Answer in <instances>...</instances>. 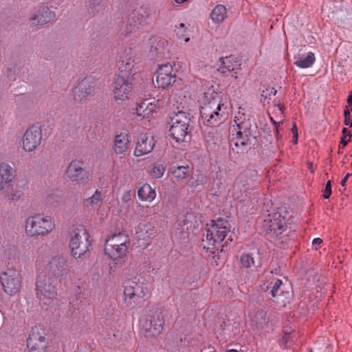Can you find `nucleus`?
<instances>
[{
  "instance_id": "nucleus-16",
  "label": "nucleus",
  "mask_w": 352,
  "mask_h": 352,
  "mask_svg": "<svg viewBox=\"0 0 352 352\" xmlns=\"http://www.w3.org/2000/svg\"><path fill=\"white\" fill-rule=\"evenodd\" d=\"M133 89L132 78L118 75L116 78L113 93L116 100H126L129 98V95Z\"/></svg>"
},
{
  "instance_id": "nucleus-15",
  "label": "nucleus",
  "mask_w": 352,
  "mask_h": 352,
  "mask_svg": "<svg viewBox=\"0 0 352 352\" xmlns=\"http://www.w3.org/2000/svg\"><path fill=\"white\" fill-rule=\"evenodd\" d=\"M164 319L162 313L156 312L142 324L144 336L151 339L157 337L163 330Z\"/></svg>"
},
{
  "instance_id": "nucleus-42",
  "label": "nucleus",
  "mask_w": 352,
  "mask_h": 352,
  "mask_svg": "<svg viewBox=\"0 0 352 352\" xmlns=\"http://www.w3.org/2000/svg\"><path fill=\"white\" fill-rule=\"evenodd\" d=\"M17 254V249L14 245L6 248L2 254V259L6 262H10L15 259Z\"/></svg>"
},
{
  "instance_id": "nucleus-11",
  "label": "nucleus",
  "mask_w": 352,
  "mask_h": 352,
  "mask_svg": "<svg viewBox=\"0 0 352 352\" xmlns=\"http://www.w3.org/2000/svg\"><path fill=\"white\" fill-rule=\"evenodd\" d=\"M22 277L19 271L8 269L0 275V282L3 289L7 294L13 296L21 288Z\"/></svg>"
},
{
  "instance_id": "nucleus-50",
  "label": "nucleus",
  "mask_w": 352,
  "mask_h": 352,
  "mask_svg": "<svg viewBox=\"0 0 352 352\" xmlns=\"http://www.w3.org/2000/svg\"><path fill=\"white\" fill-rule=\"evenodd\" d=\"M331 181L329 180L327 184H326V186H325V188L323 190V195H322V197L324 198V199H328L329 198V197L331 196Z\"/></svg>"
},
{
  "instance_id": "nucleus-22",
  "label": "nucleus",
  "mask_w": 352,
  "mask_h": 352,
  "mask_svg": "<svg viewBox=\"0 0 352 352\" xmlns=\"http://www.w3.org/2000/svg\"><path fill=\"white\" fill-rule=\"evenodd\" d=\"M94 89L93 78L91 77L85 78L73 89L74 98L76 100L82 102L94 91Z\"/></svg>"
},
{
  "instance_id": "nucleus-39",
  "label": "nucleus",
  "mask_w": 352,
  "mask_h": 352,
  "mask_svg": "<svg viewBox=\"0 0 352 352\" xmlns=\"http://www.w3.org/2000/svg\"><path fill=\"white\" fill-rule=\"evenodd\" d=\"M240 261L242 266L245 268L258 267L261 265L260 261L258 262V265L256 264L253 254L252 253H243L241 255Z\"/></svg>"
},
{
  "instance_id": "nucleus-14",
  "label": "nucleus",
  "mask_w": 352,
  "mask_h": 352,
  "mask_svg": "<svg viewBox=\"0 0 352 352\" xmlns=\"http://www.w3.org/2000/svg\"><path fill=\"white\" fill-rule=\"evenodd\" d=\"M128 248L126 245H105L104 253L113 262V265H110V273L115 272L117 268H120L125 264L127 261Z\"/></svg>"
},
{
  "instance_id": "nucleus-63",
  "label": "nucleus",
  "mask_w": 352,
  "mask_h": 352,
  "mask_svg": "<svg viewBox=\"0 0 352 352\" xmlns=\"http://www.w3.org/2000/svg\"><path fill=\"white\" fill-rule=\"evenodd\" d=\"M176 3H182L185 1H186L187 0H175Z\"/></svg>"
},
{
  "instance_id": "nucleus-51",
  "label": "nucleus",
  "mask_w": 352,
  "mask_h": 352,
  "mask_svg": "<svg viewBox=\"0 0 352 352\" xmlns=\"http://www.w3.org/2000/svg\"><path fill=\"white\" fill-rule=\"evenodd\" d=\"M322 243V240L321 239H320V238L314 239L312 241L313 248L315 250H318L320 248Z\"/></svg>"
},
{
  "instance_id": "nucleus-31",
  "label": "nucleus",
  "mask_w": 352,
  "mask_h": 352,
  "mask_svg": "<svg viewBox=\"0 0 352 352\" xmlns=\"http://www.w3.org/2000/svg\"><path fill=\"white\" fill-rule=\"evenodd\" d=\"M294 64L299 68L305 69L311 67L315 63L316 58L313 52L299 53L294 56Z\"/></svg>"
},
{
  "instance_id": "nucleus-52",
  "label": "nucleus",
  "mask_w": 352,
  "mask_h": 352,
  "mask_svg": "<svg viewBox=\"0 0 352 352\" xmlns=\"http://www.w3.org/2000/svg\"><path fill=\"white\" fill-rule=\"evenodd\" d=\"M131 199V195L130 192L129 191L125 192L123 194L122 197V201H124V203H127Z\"/></svg>"
},
{
  "instance_id": "nucleus-4",
  "label": "nucleus",
  "mask_w": 352,
  "mask_h": 352,
  "mask_svg": "<svg viewBox=\"0 0 352 352\" xmlns=\"http://www.w3.org/2000/svg\"><path fill=\"white\" fill-rule=\"evenodd\" d=\"M263 292H268L275 298L274 301L281 306H285L288 302L289 292H285L280 279L274 277L272 271L263 272L259 285Z\"/></svg>"
},
{
  "instance_id": "nucleus-45",
  "label": "nucleus",
  "mask_w": 352,
  "mask_h": 352,
  "mask_svg": "<svg viewBox=\"0 0 352 352\" xmlns=\"http://www.w3.org/2000/svg\"><path fill=\"white\" fill-rule=\"evenodd\" d=\"M175 32L179 38H184L185 42H188L190 38L186 36V27L184 23H180L179 26H176Z\"/></svg>"
},
{
  "instance_id": "nucleus-28",
  "label": "nucleus",
  "mask_w": 352,
  "mask_h": 352,
  "mask_svg": "<svg viewBox=\"0 0 352 352\" xmlns=\"http://www.w3.org/2000/svg\"><path fill=\"white\" fill-rule=\"evenodd\" d=\"M266 315L267 312L265 309L258 307L253 308L248 314L249 322L253 327H261L267 322Z\"/></svg>"
},
{
  "instance_id": "nucleus-60",
  "label": "nucleus",
  "mask_w": 352,
  "mask_h": 352,
  "mask_svg": "<svg viewBox=\"0 0 352 352\" xmlns=\"http://www.w3.org/2000/svg\"><path fill=\"white\" fill-rule=\"evenodd\" d=\"M155 50H156L157 54L164 55V52L163 51H160L157 47H155Z\"/></svg>"
},
{
  "instance_id": "nucleus-58",
  "label": "nucleus",
  "mask_w": 352,
  "mask_h": 352,
  "mask_svg": "<svg viewBox=\"0 0 352 352\" xmlns=\"http://www.w3.org/2000/svg\"><path fill=\"white\" fill-rule=\"evenodd\" d=\"M346 101L348 104L347 107H350L352 111V94H349Z\"/></svg>"
},
{
  "instance_id": "nucleus-26",
  "label": "nucleus",
  "mask_w": 352,
  "mask_h": 352,
  "mask_svg": "<svg viewBox=\"0 0 352 352\" xmlns=\"http://www.w3.org/2000/svg\"><path fill=\"white\" fill-rule=\"evenodd\" d=\"M239 69V64L236 58L232 56H226L220 59V65L218 71L224 75L231 74L235 79H237V76H234L233 74H236L237 70Z\"/></svg>"
},
{
  "instance_id": "nucleus-55",
  "label": "nucleus",
  "mask_w": 352,
  "mask_h": 352,
  "mask_svg": "<svg viewBox=\"0 0 352 352\" xmlns=\"http://www.w3.org/2000/svg\"><path fill=\"white\" fill-rule=\"evenodd\" d=\"M43 256H41V257L38 256L36 259V266L40 267L42 265V263L44 262V261H43Z\"/></svg>"
},
{
  "instance_id": "nucleus-47",
  "label": "nucleus",
  "mask_w": 352,
  "mask_h": 352,
  "mask_svg": "<svg viewBox=\"0 0 352 352\" xmlns=\"http://www.w3.org/2000/svg\"><path fill=\"white\" fill-rule=\"evenodd\" d=\"M342 133L340 144H342V146H340L339 149L343 148L347 144L351 136V131L346 128H343Z\"/></svg>"
},
{
  "instance_id": "nucleus-59",
  "label": "nucleus",
  "mask_w": 352,
  "mask_h": 352,
  "mask_svg": "<svg viewBox=\"0 0 352 352\" xmlns=\"http://www.w3.org/2000/svg\"><path fill=\"white\" fill-rule=\"evenodd\" d=\"M142 210H143V212L145 214H149L150 213V210H151V208L148 207V206L142 207Z\"/></svg>"
},
{
  "instance_id": "nucleus-46",
  "label": "nucleus",
  "mask_w": 352,
  "mask_h": 352,
  "mask_svg": "<svg viewBox=\"0 0 352 352\" xmlns=\"http://www.w3.org/2000/svg\"><path fill=\"white\" fill-rule=\"evenodd\" d=\"M61 201V197L56 193H52L46 197V202L52 206L58 205Z\"/></svg>"
},
{
  "instance_id": "nucleus-12",
  "label": "nucleus",
  "mask_w": 352,
  "mask_h": 352,
  "mask_svg": "<svg viewBox=\"0 0 352 352\" xmlns=\"http://www.w3.org/2000/svg\"><path fill=\"white\" fill-rule=\"evenodd\" d=\"M43 140L41 126L33 125L29 127L22 138V148L25 152L31 153L37 149Z\"/></svg>"
},
{
  "instance_id": "nucleus-38",
  "label": "nucleus",
  "mask_w": 352,
  "mask_h": 352,
  "mask_svg": "<svg viewBox=\"0 0 352 352\" xmlns=\"http://www.w3.org/2000/svg\"><path fill=\"white\" fill-rule=\"evenodd\" d=\"M250 140L251 138H245L242 135H236V137L232 139V142L236 148H239V150L237 151V153H239L243 152L250 147L251 144Z\"/></svg>"
},
{
  "instance_id": "nucleus-5",
  "label": "nucleus",
  "mask_w": 352,
  "mask_h": 352,
  "mask_svg": "<svg viewBox=\"0 0 352 352\" xmlns=\"http://www.w3.org/2000/svg\"><path fill=\"white\" fill-rule=\"evenodd\" d=\"M55 228L54 219L43 213L29 217L25 221V232L28 236H44L50 234Z\"/></svg>"
},
{
  "instance_id": "nucleus-23",
  "label": "nucleus",
  "mask_w": 352,
  "mask_h": 352,
  "mask_svg": "<svg viewBox=\"0 0 352 352\" xmlns=\"http://www.w3.org/2000/svg\"><path fill=\"white\" fill-rule=\"evenodd\" d=\"M55 17L54 12L45 7L39 9L30 19L32 27L40 28L49 23Z\"/></svg>"
},
{
  "instance_id": "nucleus-25",
  "label": "nucleus",
  "mask_w": 352,
  "mask_h": 352,
  "mask_svg": "<svg viewBox=\"0 0 352 352\" xmlns=\"http://www.w3.org/2000/svg\"><path fill=\"white\" fill-rule=\"evenodd\" d=\"M154 139L146 133L140 135L134 151V155L140 157L150 153L154 146Z\"/></svg>"
},
{
  "instance_id": "nucleus-29",
  "label": "nucleus",
  "mask_w": 352,
  "mask_h": 352,
  "mask_svg": "<svg viewBox=\"0 0 352 352\" xmlns=\"http://www.w3.org/2000/svg\"><path fill=\"white\" fill-rule=\"evenodd\" d=\"M155 232V228L150 223L141 222L135 229V236L138 241H148Z\"/></svg>"
},
{
  "instance_id": "nucleus-13",
  "label": "nucleus",
  "mask_w": 352,
  "mask_h": 352,
  "mask_svg": "<svg viewBox=\"0 0 352 352\" xmlns=\"http://www.w3.org/2000/svg\"><path fill=\"white\" fill-rule=\"evenodd\" d=\"M47 340L45 330L40 326H34L31 329L27 346L30 352H45Z\"/></svg>"
},
{
  "instance_id": "nucleus-21",
  "label": "nucleus",
  "mask_w": 352,
  "mask_h": 352,
  "mask_svg": "<svg viewBox=\"0 0 352 352\" xmlns=\"http://www.w3.org/2000/svg\"><path fill=\"white\" fill-rule=\"evenodd\" d=\"M263 227L266 230L273 232L276 236L285 231L287 226L285 218L279 212L270 214L264 220Z\"/></svg>"
},
{
  "instance_id": "nucleus-20",
  "label": "nucleus",
  "mask_w": 352,
  "mask_h": 352,
  "mask_svg": "<svg viewBox=\"0 0 352 352\" xmlns=\"http://www.w3.org/2000/svg\"><path fill=\"white\" fill-rule=\"evenodd\" d=\"M178 77L173 73V66L170 63L161 65L157 72L156 82L158 87L162 88L173 85Z\"/></svg>"
},
{
  "instance_id": "nucleus-18",
  "label": "nucleus",
  "mask_w": 352,
  "mask_h": 352,
  "mask_svg": "<svg viewBox=\"0 0 352 352\" xmlns=\"http://www.w3.org/2000/svg\"><path fill=\"white\" fill-rule=\"evenodd\" d=\"M117 66L120 73L119 75L132 78L135 74L134 54L131 48L122 52Z\"/></svg>"
},
{
  "instance_id": "nucleus-49",
  "label": "nucleus",
  "mask_w": 352,
  "mask_h": 352,
  "mask_svg": "<svg viewBox=\"0 0 352 352\" xmlns=\"http://www.w3.org/2000/svg\"><path fill=\"white\" fill-rule=\"evenodd\" d=\"M351 109H349L348 107H345V109L344 111V123L345 125L349 126V127H352V120L350 113H351Z\"/></svg>"
},
{
  "instance_id": "nucleus-56",
  "label": "nucleus",
  "mask_w": 352,
  "mask_h": 352,
  "mask_svg": "<svg viewBox=\"0 0 352 352\" xmlns=\"http://www.w3.org/2000/svg\"><path fill=\"white\" fill-rule=\"evenodd\" d=\"M351 174L347 173L345 177L341 180L340 184L342 186H344L346 184V181L348 180L349 177H350Z\"/></svg>"
},
{
  "instance_id": "nucleus-44",
  "label": "nucleus",
  "mask_w": 352,
  "mask_h": 352,
  "mask_svg": "<svg viewBox=\"0 0 352 352\" xmlns=\"http://www.w3.org/2000/svg\"><path fill=\"white\" fill-rule=\"evenodd\" d=\"M206 183V178L204 175H198L195 179L188 181V185L197 190H201Z\"/></svg>"
},
{
  "instance_id": "nucleus-32",
  "label": "nucleus",
  "mask_w": 352,
  "mask_h": 352,
  "mask_svg": "<svg viewBox=\"0 0 352 352\" xmlns=\"http://www.w3.org/2000/svg\"><path fill=\"white\" fill-rule=\"evenodd\" d=\"M129 145V135L126 133H120L116 135L114 139L113 149L116 154L124 153Z\"/></svg>"
},
{
  "instance_id": "nucleus-17",
  "label": "nucleus",
  "mask_w": 352,
  "mask_h": 352,
  "mask_svg": "<svg viewBox=\"0 0 352 352\" xmlns=\"http://www.w3.org/2000/svg\"><path fill=\"white\" fill-rule=\"evenodd\" d=\"M157 104L155 99L151 101L149 99H144L140 100L135 104V107L132 108L131 114L133 119H135L138 121L142 120L144 119H150L153 113L156 111Z\"/></svg>"
},
{
  "instance_id": "nucleus-27",
  "label": "nucleus",
  "mask_w": 352,
  "mask_h": 352,
  "mask_svg": "<svg viewBox=\"0 0 352 352\" xmlns=\"http://www.w3.org/2000/svg\"><path fill=\"white\" fill-rule=\"evenodd\" d=\"M148 15H144L139 11H134L129 14L128 20L126 22L125 33L129 34L139 29L140 25L144 24Z\"/></svg>"
},
{
  "instance_id": "nucleus-10",
  "label": "nucleus",
  "mask_w": 352,
  "mask_h": 352,
  "mask_svg": "<svg viewBox=\"0 0 352 352\" xmlns=\"http://www.w3.org/2000/svg\"><path fill=\"white\" fill-rule=\"evenodd\" d=\"M36 295L45 304L56 298L57 292L51 277H47L45 272H40L36 282Z\"/></svg>"
},
{
  "instance_id": "nucleus-9",
  "label": "nucleus",
  "mask_w": 352,
  "mask_h": 352,
  "mask_svg": "<svg viewBox=\"0 0 352 352\" xmlns=\"http://www.w3.org/2000/svg\"><path fill=\"white\" fill-rule=\"evenodd\" d=\"M190 118L185 112L179 111L170 119V135L177 142H184L188 135Z\"/></svg>"
},
{
  "instance_id": "nucleus-24",
  "label": "nucleus",
  "mask_w": 352,
  "mask_h": 352,
  "mask_svg": "<svg viewBox=\"0 0 352 352\" xmlns=\"http://www.w3.org/2000/svg\"><path fill=\"white\" fill-rule=\"evenodd\" d=\"M65 271V261L60 257H54L47 262L45 267L47 277H51L53 279L55 276H62Z\"/></svg>"
},
{
  "instance_id": "nucleus-37",
  "label": "nucleus",
  "mask_w": 352,
  "mask_h": 352,
  "mask_svg": "<svg viewBox=\"0 0 352 352\" xmlns=\"http://www.w3.org/2000/svg\"><path fill=\"white\" fill-rule=\"evenodd\" d=\"M177 221H178V225L182 223L183 226H186L190 229L195 226L197 223V217L195 213L188 212L185 214H179Z\"/></svg>"
},
{
  "instance_id": "nucleus-36",
  "label": "nucleus",
  "mask_w": 352,
  "mask_h": 352,
  "mask_svg": "<svg viewBox=\"0 0 352 352\" xmlns=\"http://www.w3.org/2000/svg\"><path fill=\"white\" fill-rule=\"evenodd\" d=\"M138 196L142 201H152L156 197V192L148 184L146 183L138 189Z\"/></svg>"
},
{
  "instance_id": "nucleus-43",
  "label": "nucleus",
  "mask_w": 352,
  "mask_h": 352,
  "mask_svg": "<svg viewBox=\"0 0 352 352\" xmlns=\"http://www.w3.org/2000/svg\"><path fill=\"white\" fill-rule=\"evenodd\" d=\"M166 168L164 165L158 163H155L152 165L149 174L154 178H160L163 176Z\"/></svg>"
},
{
  "instance_id": "nucleus-30",
  "label": "nucleus",
  "mask_w": 352,
  "mask_h": 352,
  "mask_svg": "<svg viewBox=\"0 0 352 352\" xmlns=\"http://www.w3.org/2000/svg\"><path fill=\"white\" fill-rule=\"evenodd\" d=\"M14 178L13 168L7 163H0V191L12 182Z\"/></svg>"
},
{
  "instance_id": "nucleus-8",
  "label": "nucleus",
  "mask_w": 352,
  "mask_h": 352,
  "mask_svg": "<svg viewBox=\"0 0 352 352\" xmlns=\"http://www.w3.org/2000/svg\"><path fill=\"white\" fill-rule=\"evenodd\" d=\"M232 135H242L245 138L255 139L257 133V126L250 116L243 112L238 111L234 118L232 124Z\"/></svg>"
},
{
  "instance_id": "nucleus-40",
  "label": "nucleus",
  "mask_w": 352,
  "mask_h": 352,
  "mask_svg": "<svg viewBox=\"0 0 352 352\" xmlns=\"http://www.w3.org/2000/svg\"><path fill=\"white\" fill-rule=\"evenodd\" d=\"M172 174L177 181L184 179L190 174V168L188 165L177 166L173 168Z\"/></svg>"
},
{
  "instance_id": "nucleus-35",
  "label": "nucleus",
  "mask_w": 352,
  "mask_h": 352,
  "mask_svg": "<svg viewBox=\"0 0 352 352\" xmlns=\"http://www.w3.org/2000/svg\"><path fill=\"white\" fill-rule=\"evenodd\" d=\"M210 17L216 25L221 24L227 17V9L223 5L216 6L212 10Z\"/></svg>"
},
{
  "instance_id": "nucleus-48",
  "label": "nucleus",
  "mask_w": 352,
  "mask_h": 352,
  "mask_svg": "<svg viewBox=\"0 0 352 352\" xmlns=\"http://www.w3.org/2000/svg\"><path fill=\"white\" fill-rule=\"evenodd\" d=\"M22 193L19 190H14L13 189L7 192L6 197L8 199L16 201L21 198Z\"/></svg>"
},
{
  "instance_id": "nucleus-7",
  "label": "nucleus",
  "mask_w": 352,
  "mask_h": 352,
  "mask_svg": "<svg viewBox=\"0 0 352 352\" xmlns=\"http://www.w3.org/2000/svg\"><path fill=\"white\" fill-rule=\"evenodd\" d=\"M91 242L83 228L74 229L71 232L69 247L71 254L75 258H85L89 252Z\"/></svg>"
},
{
  "instance_id": "nucleus-34",
  "label": "nucleus",
  "mask_w": 352,
  "mask_h": 352,
  "mask_svg": "<svg viewBox=\"0 0 352 352\" xmlns=\"http://www.w3.org/2000/svg\"><path fill=\"white\" fill-rule=\"evenodd\" d=\"M103 199L102 192L97 189L92 196L82 201V205L89 210H96L102 205Z\"/></svg>"
},
{
  "instance_id": "nucleus-53",
  "label": "nucleus",
  "mask_w": 352,
  "mask_h": 352,
  "mask_svg": "<svg viewBox=\"0 0 352 352\" xmlns=\"http://www.w3.org/2000/svg\"><path fill=\"white\" fill-rule=\"evenodd\" d=\"M292 131L294 135L293 138L295 139V143H296L297 139H298V131H297V126H296V124H294L293 127L292 129Z\"/></svg>"
},
{
  "instance_id": "nucleus-2",
  "label": "nucleus",
  "mask_w": 352,
  "mask_h": 352,
  "mask_svg": "<svg viewBox=\"0 0 352 352\" xmlns=\"http://www.w3.org/2000/svg\"><path fill=\"white\" fill-rule=\"evenodd\" d=\"M260 181L256 173L252 175L249 172L244 171L235 179L228 193L235 199H243V194L254 199V197L257 195V192H254V190L258 189Z\"/></svg>"
},
{
  "instance_id": "nucleus-1",
  "label": "nucleus",
  "mask_w": 352,
  "mask_h": 352,
  "mask_svg": "<svg viewBox=\"0 0 352 352\" xmlns=\"http://www.w3.org/2000/svg\"><path fill=\"white\" fill-rule=\"evenodd\" d=\"M227 107L221 103L219 95L215 92H206L202 98L200 109L204 122L214 125L226 114Z\"/></svg>"
},
{
  "instance_id": "nucleus-19",
  "label": "nucleus",
  "mask_w": 352,
  "mask_h": 352,
  "mask_svg": "<svg viewBox=\"0 0 352 352\" xmlns=\"http://www.w3.org/2000/svg\"><path fill=\"white\" fill-rule=\"evenodd\" d=\"M83 163L79 160H72L66 170L67 177L78 184L85 183L89 180V173L82 167Z\"/></svg>"
},
{
  "instance_id": "nucleus-3",
  "label": "nucleus",
  "mask_w": 352,
  "mask_h": 352,
  "mask_svg": "<svg viewBox=\"0 0 352 352\" xmlns=\"http://www.w3.org/2000/svg\"><path fill=\"white\" fill-rule=\"evenodd\" d=\"M123 302L129 307L141 306L148 292L146 284L135 277L126 280L123 283Z\"/></svg>"
},
{
  "instance_id": "nucleus-6",
  "label": "nucleus",
  "mask_w": 352,
  "mask_h": 352,
  "mask_svg": "<svg viewBox=\"0 0 352 352\" xmlns=\"http://www.w3.org/2000/svg\"><path fill=\"white\" fill-rule=\"evenodd\" d=\"M206 241L208 242V246L215 247L217 244L225 241V243L232 241L234 233L230 230L229 222L223 219H219L217 221L212 220L210 223L207 224ZM209 249L210 247H208Z\"/></svg>"
},
{
  "instance_id": "nucleus-64",
  "label": "nucleus",
  "mask_w": 352,
  "mask_h": 352,
  "mask_svg": "<svg viewBox=\"0 0 352 352\" xmlns=\"http://www.w3.org/2000/svg\"><path fill=\"white\" fill-rule=\"evenodd\" d=\"M226 352H239V351H237L235 349H230V350L227 351Z\"/></svg>"
},
{
  "instance_id": "nucleus-41",
  "label": "nucleus",
  "mask_w": 352,
  "mask_h": 352,
  "mask_svg": "<svg viewBox=\"0 0 352 352\" xmlns=\"http://www.w3.org/2000/svg\"><path fill=\"white\" fill-rule=\"evenodd\" d=\"M188 228L186 226H183L182 223H179V225H178V221H176L174 223L173 233L177 239H184L188 236Z\"/></svg>"
},
{
  "instance_id": "nucleus-62",
  "label": "nucleus",
  "mask_w": 352,
  "mask_h": 352,
  "mask_svg": "<svg viewBox=\"0 0 352 352\" xmlns=\"http://www.w3.org/2000/svg\"><path fill=\"white\" fill-rule=\"evenodd\" d=\"M284 237H285V236H280V237L279 238V240L280 241V242H281V243H287V241H284Z\"/></svg>"
},
{
  "instance_id": "nucleus-54",
  "label": "nucleus",
  "mask_w": 352,
  "mask_h": 352,
  "mask_svg": "<svg viewBox=\"0 0 352 352\" xmlns=\"http://www.w3.org/2000/svg\"><path fill=\"white\" fill-rule=\"evenodd\" d=\"M206 140L208 144H210V143H212L213 144H217V140L210 139V137L209 135L206 136Z\"/></svg>"
},
{
  "instance_id": "nucleus-33",
  "label": "nucleus",
  "mask_w": 352,
  "mask_h": 352,
  "mask_svg": "<svg viewBox=\"0 0 352 352\" xmlns=\"http://www.w3.org/2000/svg\"><path fill=\"white\" fill-rule=\"evenodd\" d=\"M130 240L129 235L125 232H119L108 236L105 241V245L121 246L126 245L129 247Z\"/></svg>"
},
{
  "instance_id": "nucleus-61",
  "label": "nucleus",
  "mask_w": 352,
  "mask_h": 352,
  "mask_svg": "<svg viewBox=\"0 0 352 352\" xmlns=\"http://www.w3.org/2000/svg\"><path fill=\"white\" fill-rule=\"evenodd\" d=\"M276 90H275L274 88H272V89H271V92H270V96L271 95H272V96H275V95H276Z\"/></svg>"
},
{
  "instance_id": "nucleus-57",
  "label": "nucleus",
  "mask_w": 352,
  "mask_h": 352,
  "mask_svg": "<svg viewBox=\"0 0 352 352\" xmlns=\"http://www.w3.org/2000/svg\"><path fill=\"white\" fill-rule=\"evenodd\" d=\"M270 120L273 122L274 126L276 127V135L277 138H279V133L278 131V124L275 120H274V119L272 117H270Z\"/></svg>"
}]
</instances>
